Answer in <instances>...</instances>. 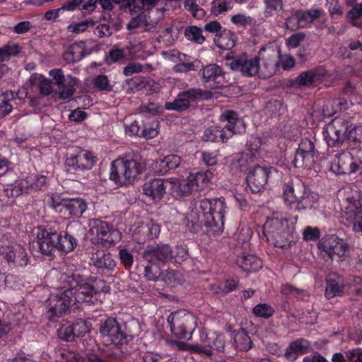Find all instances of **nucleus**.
Masks as SVG:
<instances>
[{
  "mask_svg": "<svg viewBox=\"0 0 362 362\" xmlns=\"http://www.w3.org/2000/svg\"><path fill=\"white\" fill-rule=\"evenodd\" d=\"M201 340L204 344L194 346L195 353L203 354L207 356H211L214 351L226 355L232 353L230 344H226V337L222 334L202 332Z\"/></svg>",
  "mask_w": 362,
  "mask_h": 362,
  "instance_id": "9d476101",
  "label": "nucleus"
},
{
  "mask_svg": "<svg viewBox=\"0 0 362 362\" xmlns=\"http://www.w3.org/2000/svg\"><path fill=\"white\" fill-rule=\"evenodd\" d=\"M199 62L195 60L194 62H177L173 67V71L175 73H187L190 71L195 70L199 66Z\"/></svg>",
  "mask_w": 362,
  "mask_h": 362,
  "instance_id": "5fc2aeb1",
  "label": "nucleus"
},
{
  "mask_svg": "<svg viewBox=\"0 0 362 362\" xmlns=\"http://www.w3.org/2000/svg\"><path fill=\"white\" fill-rule=\"evenodd\" d=\"M93 84L99 90L111 91L112 90L107 76L103 74L97 76L93 80Z\"/></svg>",
  "mask_w": 362,
  "mask_h": 362,
  "instance_id": "13d9d810",
  "label": "nucleus"
},
{
  "mask_svg": "<svg viewBox=\"0 0 362 362\" xmlns=\"http://www.w3.org/2000/svg\"><path fill=\"white\" fill-rule=\"evenodd\" d=\"M318 203L317 194L310 191L309 189L304 193L299 199L291 206L294 211L299 213H304L308 210L316 209Z\"/></svg>",
  "mask_w": 362,
  "mask_h": 362,
  "instance_id": "b1692460",
  "label": "nucleus"
},
{
  "mask_svg": "<svg viewBox=\"0 0 362 362\" xmlns=\"http://www.w3.org/2000/svg\"><path fill=\"white\" fill-rule=\"evenodd\" d=\"M92 262L93 266L101 270L103 272H111L116 267V262L110 253L104 252H97L92 255Z\"/></svg>",
  "mask_w": 362,
  "mask_h": 362,
  "instance_id": "bb28decb",
  "label": "nucleus"
},
{
  "mask_svg": "<svg viewBox=\"0 0 362 362\" xmlns=\"http://www.w3.org/2000/svg\"><path fill=\"white\" fill-rule=\"evenodd\" d=\"M84 47L85 43L82 41L71 45L63 54L64 60L69 64L79 62L86 55Z\"/></svg>",
  "mask_w": 362,
  "mask_h": 362,
  "instance_id": "c756f323",
  "label": "nucleus"
},
{
  "mask_svg": "<svg viewBox=\"0 0 362 362\" xmlns=\"http://www.w3.org/2000/svg\"><path fill=\"white\" fill-rule=\"evenodd\" d=\"M213 176V173L211 170H206L204 172H199L195 175H191L189 176L192 181L193 180L194 186L201 184H207L210 182Z\"/></svg>",
  "mask_w": 362,
  "mask_h": 362,
  "instance_id": "4d7b16f0",
  "label": "nucleus"
},
{
  "mask_svg": "<svg viewBox=\"0 0 362 362\" xmlns=\"http://www.w3.org/2000/svg\"><path fill=\"white\" fill-rule=\"evenodd\" d=\"M37 87L40 94L43 96H48L52 93L57 94V91H54L53 89V83L52 80L47 78L42 75L39 77Z\"/></svg>",
  "mask_w": 362,
  "mask_h": 362,
  "instance_id": "a18cd8bd",
  "label": "nucleus"
},
{
  "mask_svg": "<svg viewBox=\"0 0 362 362\" xmlns=\"http://www.w3.org/2000/svg\"><path fill=\"white\" fill-rule=\"evenodd\" d=\"M236 264L247 272H256L262 268V261L253 255H244L238 257Z\"/></svg>",
  "mask_w": 362,
  "mask_h": 362,
  "instance_id": "473e14b6",
  "label": "nucleus"
},
{
  "mask_svg": "<svg viewBox=\"0 0 362 362\" xmlns=\"http://www.w3.org/2000/svg\"><path fill=\"white\" fill-rule=\"evenodd\" d=\"M150 23L148 21L147 16L144 13H139L132 18L127 25V28L132 30L141 26H147Z\"/></svg>",
  "mask_w": 362,
  "mask_h": 362,
  "instance_id": "6e6d98bb",
  "label": "nucleus"
},
{
  "mask_svg": "<svg viewBox=\"0 0 362 362\" xmlns=\"http://www.w3.org/2000/svg\"><path fill=\"white\" fill-rule=\"evenodd\" d=\"M343 218L352 225L355 233L362 234V194L358 191L351 192L346 198Z\"/></svg>",
  "mask_w": 362,
  "mask_h": 362,
  "instance_id": "6e6552de",
  "label": "nucleus"
},
{
  "mask_svg": "<svg viewBox=\"0 0 362 362\" xmlns=\"http://www.w3.org/2000/svg\"><path fill=\"white\" fill-rule=\"evenodd\" d=\"M233 342L230 344V351L239 350L242 351H249L253 345L247 332L245 328H240L233 331Z\"/></svg>",
  "mask_w": 362,
  "mask_h": 362,
  "instance_id": "393cba45",
  "label": "nucleus"
},
{
  "mask_svg": "<svg viewBox=\"0 0 362 362\" xmlns=\"http://www.w3.org/2000/svg\"><path fill=\"white\" fill-rule=\"evenodd\" d=\"M71 326L76 337H82L89 331L86 321L82 319H78Z\"/></svg>",
  "mask_w": 362,
  "mask_h": 362,
  "instance_id": "680f3d73",
  "label": "nucleus"
},
{
  "mask_svg": "<svg viewBox=\"0 0 362 362\" xmlns=\"http://www.w3.org/2000/svg\"><path fill=\"white\" fill-rule=\"evenodd\" d=\"M143 362H165L166 357L155 352L148 351L141 356Z\"/></svg>",
  "mask_w": 362,
  "mask_h": 362,
  "instance_id": "774afa93",
  "label": "nucleus"
},
{
  "mask_svg": "<svg viewBox=\"0 0 362 362\" xmlns=\"http://www.w3.org/2000/svg\"><path fill=\"white\" fill-rule=\"evenodd\" d=\"M252 313L256 317L267 319L273 315L274 310L267 303H259L253 308Z\"/></svg>",
  "mask_w": 362,
  "mask_h": 362,
  "instance_id": "3c124183",
  "label": "nucleus"
},
{
  "mask_svg": "<svg viewBox=\"0 0 362 362\" xmlns=\"http://www.w3.org/2000/svg\"><path fill=\"white\" fill-rule=\"evenodd\" d=\"M265 51V46H262L259 51L258 55L253 59H248L247 54L233 59L230 63V67L235 71H240L247 76H255L261 69L259 64L260 56L262 52Z\"/></svg>",
  "mask_w": 362,
  "mask_h": 362,
  "instance_id": "dca6fc26",
  "label": "nucleus"
},
{
  "mask_svg": "<svg viewBox=\"0 0 362 362\" xmlns=\"http://www.w3.org/2000/svg\"><path fill=\"white\" fill-rule=\"evenodd\" d=\"M63 282V288H66V293L71 296L72 301L93 304L97 300L90 290L89 283L80 274L65 276Z\"/></svg>",
  "mask_w": 362,
  "mask_h": 362,
  "instance_id": "423d86ee",
  "label": "nucleus"
},
{
  "mask_svg": "<svg viewBox=\"0 0 362 362\" xmlns=\"http://www.w3.org/2000/svg\"><path fill=\"white\" fill-rule=\"evenodd\" d=\"M98 333L104 344L116 347L127 344L133 338V333L127 329L126 325L123 327L112 317L100 321Z\"/></svg>",
  "mask_w": 362,
  "mask_h": 362,
  "instance_id": "20e7f679",
  "label": "nucleus"
},
{
  "mask_svg": "<svg viewBox=\"0 0 362 362\" xmlns=\"http://www.w3.org/2000/svg\"><path fill=\"white\" fill-rule=\"evenodd\" d=\"M139 110L141 113H148L151 115H156L163 112L162 106L156 103L143 104L140 106Z\"/></svg>",
  "mask_w": 362,
  "mask_h": 362,
  "instance_id": "052dcab7",
  "label": "nucleus"
},
{
  "mask_svg": "<svg viewBox=\"0 0 362 362\" xmlns=\"http://www.w3.org/2000/svg\"><path fill=\"white\" fill-rule=\"evenodd\" d=\"M345 138L355 143L362 142V126L361 125H353L346 130L345 134Z\"/></svg>",
  "mask_w": 362,
  "mask_h": 362,
  "instance_id": "603ef678",
  "label": "nucleus"
},
{
  "mask_svg": "<svg viewBox=\"0 0 362 362\" xmlns=\"http://www.w3.org/2000/svg\"><path fill=\"white\" fill-rule=\"evenodd\" d=\"M96 162V157L91 152L80 147H73L67 153L66 165L74 170L90 169Z\"/></svg>",
  "mask_w": 362,
  "mask_h": 362,
  "instance_id": "4468645a",
  "label": "nucleus"
},
{
  "mask_svg": "<svg viewBox=\"0 0 362 362\" xmlns=\"http://www.w3.org/2000/svg\"><path fill=\"white\" fill-rule=\"evenodd\" d=\"M210 98L211 93L209 91H204L200 88H189L180 92L173 102H166L165 108L168 110L182 112L188 110L193 103Z\"/></svg>",
  "mask_w": 362,
  "mask_h": 362,
  "instance_id": "1a4fd4ad",
  "label": "nucleus"
},
{
  "mask_svg": "<svg viewBox=\"0 0 362 362\" xmlns=\"http://www.w3.org/2000/svg\"><path fill=\"white\" fill-rule=\"evenodd\" d=\"M222 75L221 69L216 64H209L202 70V77L206 82L216 81Z\"/></svg>",
  "mask_w": 362,
  "mask_h": 362,
  "instance_id": "a19ab883",
  "label": "nucleus"
},
{
  "mask_svg": "<svg viewBox=\"0 0 362 362\" xmlns=\"http://www.w3.org/2000/svg\"><path fill=\"white\" fill-rule=\"evenodd\" d=\"M46 177L43 175H35L33 177H28L26 182L30 185V187L34 190H39L46 183Z\"/></svg>",
  "mask_w": 362,
  "mask_h": 362,
  "instance_id": "e2e57ef3",
  "label": "nucleus"
},
{
  "mask_svg": "<svg viewBox=\"0 0 362 362\" xmlns=\"http://www.w3.org/2000/svg\"><path fill=\"white\" fill-rule=\"evenodd\" d=\"M90 232L95 234L98 240L102 243L113 245L121 239V233L107 222L98 218L90 220Z\"/></svg>",
  "mask_w": 362,
  "mask_h": 362,
  "instance_id": "2eb2a0df",
  "label": "nucleus"
},
{
  "mask_svg": "<svg viewBox=\"0 0 362 362\" xmlns=\"http://www.w3.org/2000/svg\"><path fill=\"white\" fill-rule=\"evenodd\" d=\"M263 234L269 243L280 248L290 247L293 241V230L285 219H267L263 226Z\"/></svg>",
  "mask_w": 362,
  "mask_h": 362,
  "instance_id": "7ed1b4c3",
  "label": "nucleus"
},
{
  "mask_svg": "<svg viewBox=\"0 0 362 362\" xmlns=\"http://www.w3.org/2000/svg\"><path fill=\"white\" fill-rule=\"evenodd\" d=\"M309 346L310 343L307 340L297 339L292 341L287 347L284 356L288 360L293 361L298 358V354L307 353Z\"/></svg>",
  "mask_w": 362,
  "mask_h": 362,
  "instance_id": "2f4dec72",
  "label": "nucleus"
},
{
  "mask_svg": "<svg viewBox=\"0 0 362 362\" xmlns=\"http://www.w3.org/2000/svg\"><path fill=\"white\" fill-rule=\"evenodd\" d=\"M72 302L71 296L66 293V288L62 287L57 293L52 294L47 301L48 313H52V315L47 317L53 320L54 316L59 317L65 314Z\"/></svg>",
  "mask_w": 362,
  "mask_h": 362,
  "instance_id": "f3484780",
  "label": "nucleus"
},
{
  "mask_svg": "<svg viewBox=\"0 0 362 362\" xmlns=\"http://www.w3.org/2000/svg\"><path fill=\"white\" fill-rule=\"evenodd\" d=\"M11 165V163L7 159H1V171L4 168H6L1 173L4 193L8 199H11L10 202H7V205L13 204L14 199L23 192V187L18 182L16 174L12 171Z\"/></svg>",
  "mask_w": 362,
  "mask_h": 362,
  "instance_id": "f8f14e48",
  "label": "nucleus"
},
{
  "mask_svg": "<svg viewBox=\"0 0 362 362\" xmlns=\"http://www.w3.org/2000/svg\"><path fill=\"white\" fill-rule=\"evenodd\" d=\"M57 333L59 338L66 341H72L76 337L71 325L60 327Z\"/></svg>",
  "mask_w": 362,
  "mask_h": 362,
  "instance_id": "0e129e2a",
  "label": "nucleus"
},
{
  "mask_svg": "<svg viewBox=\"0 0 362 362\" xmlns=\"http://www.w3.org/2000/svg\"><path fill=\"white\" fill-rule=\"evenodd\" d=\"M235 35L230 30L223 29L214 38L216 45L222 49H230L235 45Z\"/></svg>",
  "mask_w": 362,
  "mask_h": 362,
  "instance_id": "c9c22d12",
  "label": "nucleus"
},
{
  "mask_svg": "<svg viewBox=\"0 0 362 362\" xmlns=\"http://www.w3.org/2000/svg\"><path fill=\"white\" fill-rule=\"evenodd\" d=\"M167 321L172 334L179 339H190L197 326L195 317L184 310L171 313Z\"/></svg>",
  "mask_w": 362,
  "mask_h": 362,
  "instance_id": "0eeeda50",
  "label": "nucleus"
},
{
  "mask_svg": "<svg viewBox=\"0 0 362 362\" xmlns=\"http://www.w3.org/2000/svg\"><path fill=\"white\" fill-rule=\"evenodd\" d=\"M344 289H345V281L341 276L335 274L328 276L325 288V296L328 299L341 296Z\"/></svg>",
  "mask_w": 362,
  "mask_h": 362,
  "instance_id": "a878e982",
  "label": "nucleus"
},
{
  "mask_svg": "<svg viewBox=\"0 0 362 362\" xmlns=\"http://www.w3.org/2000/svg\"><path fill=\"white\" fill-rule=\"evenodd\" d=\"M265 52L266 50L262 52V55L260 56V60L263 61L262 69L265 70L263 74L264 76H271L276 72L279 62L276 59V53L274 49H269L267 53Z\"/></svg>",
  "mask_w": 362,
  "mask_h": 362,
  "instance_id": "f704fd0d",
  "label": "nucleus"
},
{
  "mask_svg": "<svg viewBox=\"0 0 362 362\" xmlns=\"http://www.w3.org/2000/svg\"><path fill=\"white\" fill-rule=\"evenodd\" d=\"M128 87L127 93H130L137 90H140L146 88L148 84V80L142 76H136L126 81Z\"/></svg>",
  "mask_w": 362,
  "mask_h": 362,
  "instance_id": "37998d69",
  "label": "nucleus"
},
{
  "mask_svg": "<svg viewBox=\"0 0 362 362\" xmlns=\"http://www.w3.org/2000/svg\"><path fill=\"white\" fill-rule=\"evenodd\" d=\"M178 273L174 270H165L161 272L160 279L170 286H175L178 282Z\"/></svg>",
  "mask_w": 362,
  "mask_h": 362,
  "instance_id": "bf43d9fd",
  "label": "nucleus"
},
{
  "mask_svg": "<svg viewBox=\"0 0 362 362\" xmlns=\"http://www.w3.org/2000/svg\"><path fill=\"white\" fill-rule=\"evenodd\" d=\"M64 211H68L71 216L79 218L87 209L86 202L81 198L70 199L64 204Z\"/></svg>",
  "mask_w": 362,
  "mask_h": 362,
  "instance_id": "72a5a7b5",
  "label": "nucleus"
},
{
  "mask_svg": "<svg viewBox=\"0 0 362 362\" xmlns=\"http://www.w3.org/2000/svg\"><path fill=\"white\" fill-rule=\"evenodd\" d=\"M145 168L146 160L141 153L132 152L112 162L110 178L121 186L126 185L142 173Z\"/></svg>",
  "mask_w": 362,
  "mask_h": 362,
  "instance_id": "f257e3e1",
  "label": "nucleus"
},
{
  "mask_svg": "<svg viewBox=\"0 0 362 362\" xmlns=\"http://www.w3.org/2000/svg\"><path fill=\"white\" fill-rule=\"evenodd\" d=\"M270 168L256 165L247 176V182L253 193L259 192L268 181Z\"/></svg>",
  "mask_w": 362,
  "mask_h": 362,
  "instance_id": "aec40b11",
  "label": "nucleus"
},
{
  "mask_svg": "<svg viewBox=\"0 0 362 362\" xmlns=\"http://www.w3.org/2000/svg\"><path fill=\"white\" fill-rule=\"evenodd\" d=\"M160 226L152 221H148L145 225L138 229L139 233H143L147 239L151 240L157 238L160 233Z\"/></svg>",
  "mask_w": 362,
  "mask_h": 362,
  "instance_id": "79ce46f5",
  "label": "nucleus"
},
{
  "mask_svg": "<svg viewBox=\"0 0 362 362\" xmlns=\"http://www.w3.org/2000/svg\"><path fill=\"white\" fill-rule=\"evenodd\" d=\"M264 15L266 18L273 16L275 12L283 8L282 0H264Z\"/></svg>",
  "mask_w": 362,
  "mask_h": 362,
  "instance_id": "8fccbe9b",
  "label": "nucleus"
},
{
  "mask_svg": "<svg viewBox=\"0 0 362 362\" xmlns=\"http://www.w3.org/2000/svg\"><path fill=\"white\" fill-rule=\"evenodd\" d=\"M144 267V276L148 281H157L161 276V269L159 264L147 262Z\"/></svg>",
  "mask_w": 362,
  "mask_h": 362,
  "instance_id": "ea45409f",
  "label": "nucleus"
},
{
  "mask_svg": "<svg viewBox=\"0 0 362 362\" xmlns=\"http://www.w3.org/2000/svg\"><path fill=\"white\" fill-rule=\"evenodd\" d=\"M185 35L187 40L198 44H202L205 37L202 35V30L197 26L187 27L185 30Z\"/></svg>",
  "mask_w": 362,
  "mask_h": 362,
  "instance_id": "c03bdc74",
  "label": "nucleus"
},
{
  "mask_svg": "<svg viewBox=\"0 0 362 362\" xmlns=\"http://www.w3.org/2000/svg\"><path fill=\"white\" fill-rule=\"evenodd\" d=\"M193 187V180L192 181V179L188 177L186 179L173 182L171 187V193L175 199H182L191 194Z\"/></svg>",
  "mask_w": 362,
  "mask_h": 362,
  "instance_id": "7c9ffc66",
  "label": "nucleus"
},
{
  "mask_svg": "<svg viewBox=\"0 0 362 362\" xmlns=\"http://www.w3.org/2000/svg\"><path fill=\"white\" fill-rule=\"evenodd\" d=\"M308 189L306 185L297 177L285 182L283 193L284 202L291 207Z\"/></svg>",
  "mask_w": 362,
  "mask_h": 362,
  "instance_id": "6ab92c4d",
  "label": "nucleus"
},
{
  "mask_svg": "<svg viewBox=\"0 0 362 362\" xmlns=\"http://www.w3.org/2000/svg\"><path fill=\"white\" fill-rule=\"evenodd\" d=\"M88 282L89 283L90 290L94 296L98 293H107L109 291L110 287L103 279L95 278Z\"/></svg>",
  "mask_w": 362,
  "mask_h": 362,
  "instance_id": "864d4df0",
  "label": "nucleus"
},
{
  "mask_svg": "<svg viewBox=\"0 0 362 362\" xmlns=\"http://www.w3.org/2000/svg\"><path fill=\"white\" fill-rule=\"evenodd\" d=\"M351 127V122L339 117L333 119L323 132L325 139L329 146H339L345 138V134Z\"/></svg>",
  "mask_w": 362,
  "mask_h": 362,
  "instance_id": "ddd939ff",
  "label": "nucleus"
},
{
  "mask_svg": "<svg viewBox=\"0 0 362 362\" xmlns=\"http://www.w3.org/2000/svg\"><path fill=\"white\" fill-rule=\"evenodd\" d=\"M147 262L159 264L161 266L173 261V250L168 244L148 245L142 253Z\"/></svg>",
  "mask_w": 362,
  "mask_h": 362,
  "instance_id": "a211bd4d",
  "label": "nucleus"
},
{
  "mask_svg": "<svg viewBox=\"0 0 362 362\" xmlns=\"http://www.w3.org/2000/svg\"><path fill=\"white\" fill-rule=\"evenodd\" d=\"M345 289L353 297H362V279L358 276H349L345 280Z\"/></svg>",
  "mask_w": 362,
  "mask_h": 362,
  "instance_id": "e433bc0d",
  "label": "nucleus"
},
{
  "mask_svg": "<svg viewBox=\"0 0 362 362\" xmlns=\"http://www.w3.org/2000/svg\"><path fill=\"white\" fill-rule=\"evenodd\" d=\"M202 214L199 216L201 224L214 233L222 231L226 205L221 199H204L200 202Z\"/></svg>",
  "mask_w": 362,
  "mask_h": 362,
  "instance_id": "f03ea898",
  "label": "nucleus"
},
{
  "mask_svg": "<svg viewBox=\"0 0 362 362\" xmlns=\"http://www.w3.org/2000/svg\"><path fill=\"white\" fill-rule=\"evenodd\" d=\"M158 121H154L151 124L145 125L141 132V135L148 139L154 138L158 134Z\"/></svg>",
  "mask_w": 362,
  "mask_h": 362,
  "instance_id": "69168bd1",
  "label": "nucleus"
},
{
  "mask_svg": "<svg viewBox=\"0 0 362 362\" xmlns=\"http://www.w3.org/2000/svg\"><path fill=\"white\" fill-rule=\"evenodd\" d=\"M330 169L336 174H351L356 173L353 165L352 153H343L331 163Z\"/></svg>",
  "mask_w": 362,
  "mask_h": 362,
  "instance_id": "4be33fe9",
  "label": "nucleus"
},
{
  "mask_svg": "<svg viewBox=\"0 0 362 362\" xmlns=\"http://www.w3.org/2000/svg\"><path fill=\"white\" fill-rule=\"evenodd\" d=\"M21 47L16 43L8 42L1 47V62L9 59L11 57H16L20 53Z\"/></svg>",
  "mask_w": 362,
  "mask_h": 362,
  "instance_id": "de8ad7c7",
  "label": "nucleus"
},
{
  "mask_svg": "<svg viewBox=\"0 0 362 362\" xmlns=\"http://www.w3.org/2000/svg\"><path fill=\"white\" fill-rule=\"evenodd\" d=\"M180 163L181 159L178 156L168 155L163 159L155 160L152 164V170L156 175H163L170 170L178 168Z\"/></svg>",
  "mask_w": 362,
  "mask_h": 362,
  "instance_id": "5701e85b",
  "label": "nucleus"
},
{
  "mask_svg": "<svg viewBox=\"0 0 362 362\" xmlns=\"http://www.w3.org/2000/svg\"><path fill=\"white\" fill-rule=\"evenodd\" d=\"M362 17V3L356 4L347 13L346 18L351 21L354 27L361 28L362 23H358L356 20Z\"/></svg>",
  "mask_w": 362,
  "mask_h": 362,
  "instance_id": "49530a36",
  "label": "nucleus"
},
{
  "mask_svg": "<svg viewBox=\"0 0 362 362\" xmlns=\"http://www.w3.org/2000/svg\"><path fill=\"white\" fill-rule=\"evenodd\" d=\"M144 194L151 197L153 200H160L165 193L164 181L161 179H153L146 182L143 186Z\"/></svg>",
  "mask_w": 362,
  "mask_h": 362,
  "instance_id": "c85d7f7f",
  "label": "nucleus"
},
{
  "mask_svg": "<svg viewBox=\"0 0 362 362\" xmlns=\"http://www.w3.org/2000/svg\"><path fill=\"white\" fill-rule=\"evenodd\" d=\"M54 357L57 362H75V354L63 348H57L54 351Z\"/></svg>",
  "mask_w": 362,
  "mask_h": 362,
  "instance_id": "09e8293b",
  "label": "nucleus"
},
{
  "mask_svg": "<svg viewBox=\"0 0 362 362\" xmlns=\"http://www.w3.org/2000/svg\"><path fill=\"white\" fill-rule=\"evenodd\" d=\"M326 71L322 67H317L300 73L295 79L294 83L300 86L309 87L316 81L324 76Z\"/></svg>",
  "mask_w": 362,
  "mask_h": 362,
  "instance_id": "cd10ccee",
  "label": "nucleus"
},
{
  "mask_svg": "<svg viewBox=\"0 0 362 362\" xmlns=\"http://www.w3.org/2000/svg\"><path fill=\"white\" fill-rule=\"evenodd\" d=\"M336 240H337V235H329L324 237L318 243L320 250L325 252L332 259H333V250L334 245H336Z\"/></svg>",
  "mask_w": 362,
  "mask_h": 362,
  "instance_id": "58836bf2",
  "label": "nucleus"
},
{
  "mask_svg": "<svg viewBox=\"0 0 362 362\" xmlns=\"http://www.w3.org/2000/svg\"><path fill=\"white\" fill-rule=\"evenodd\" d=\"M220 119L227 122V124L222 129H206L203 135L205 141L226 142L233 134L240 133L238 125H243V122L238 118L235 112L226 111L221 115Z\"/></svg>",
  "mask_w": 362,
  "mask_h": 362,
  "instance_id": "39448f33",
  "label": "nucleus"
},
{
  "mask_svg": "<svg viewBox=\"0 0 362 362\" xmlns=\"http://www.w3.org/2000/svg\"><path fill=\"white\" fill-rule=\"evenodd\" d=\"M75 88L73 84L68 83L65 85H62L61 88H59V91L57 92L58 93L59 98L61 100H67L71 98L74 93Z\"/></svg>",
  "mask_w": 362,
  "mask_h": 362,
  "instance_id": "338daca9",
  "label": "nucleus"
},
{
  "mask_svg": "<svg viewBox=\"0 0 362 362\" xmlns=\"http://www.w3.org/2000/svg\"><path fill=\"white\" fill-rule=\"evenodd\" d=\"M58 238L57 233L49 232L45 229L41 230L37 235V243L40 252L45 255H50L54 250H57Z\"/></svg>",
  "mask_w": 362,
  "mask_h": 362,
  "instance_id": "412c9836",
  "label": "nucleus"
},
{
  "mask_svg": "<svg viewBox=\"0 0 362 362\" xmlns=\"http://www.w3.org/2000/svg\"><path fill=\"white\" fill-rule=\"evenodd\" d=\"M1 243V256L9 269L22 268L29 264L30 257L23 245L13 242L5 244L2 240Z\"/></svg>",
  "mask_w": 362,
  "mask_h": 362,
  "instance_id": "9b49d317",
  "label": "nucleus"
},
{
  "mask_svg": "<svg viewBox=\"0 0 362 362\" xmlns=\"http://www.w3.org/2000/svg\"><path fill=\"white\" fill-rule=\"evenodd\" d=\"M58 241L57 243V250L64 252H69L76 247L77 240L68 233L64 235L58 233Z\"/></svg>",
  "mask_w": 362,
  "mask_h": 362,
  "instance_id": "4c0bfd02",
  "label": "nucleus"
}]
</instances>
